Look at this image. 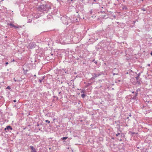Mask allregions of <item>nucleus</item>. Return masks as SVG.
<instances>
[{
	"instance_id": "a211bd4d",
	"label": "nucleus",
	"mask_w": 152,
	"mask_h": 152,
	"mask_svg": "<svg viewBox=\"0 0 152 152\" xmlns=\"http://www.w3.org/2000/svg\"><path fill=\"white\" fill-rule=\"evenodd\" d=\"M69 1H73L74 2L75 1V0H69Z\"/></svg>"
},
{
	"instance_id": "6e6552de",
	"label": "nucleus",
	"mask_w": 152,
	"mask_h": 152,
	"mask_svg": "<svg viewBox=\"0 0 152 152\" xmlns=\"http://www.w3.org/2000/svg\"><path fill=\"white\" fill-rule=\"evenodd\" d=\"M127 9V7L126 5H124L122 7V10H126Z\"/></svg>"
},
{
	"instance_id": "6ab92c4d",
	"label": "nucleus",
	"mask_w": 152,
	"mask_h": 152,
	"mask_svg": "<svg viewBox=\"0 0 152 152\" xmlns=\"http://www.w3.org/2000/svg\"><path fill=\"white\" fill-rule=\"evenodd\" d=\"M142 10H143V11H145V9H144V8H142Z\"/></svg>"
},
{
	"instance_id": "412c9836",
	"label": "nucleus",
	"mask_w": 152,
	"mask_h": 152,
	"mask_svg": "<svg viewBox=\"0 0 152 152\" xmlns=\"http://www.w3.org/2000/svg\"><path fill=\"white\" fill-rule=\"evenodd\" d=\"M6 65H7V64H8V62H6Z\"/></svg>"
},
{
	"instance_id": "aec40b11",
	"label": "nucleus",
	"mask_w": 152,
	"mask_h": 152,
	"mask_svg": "<svg viewBox=\"0 0 152 152\" xmlns=\"http://www.w3.org/2000/svg\"><path fill=\"white\" fill-rule=\"evenodd\" d=\"M131 133L132 134H135V133L134 132H131Z\"/></svg>"
},
{
	"instance_id": "f257e3e1",
	"label": "nucleus",
	"mask_w": 152,
	"mask_h": 152,
	"mask_svg": "<svg viewBox=\"0 0 152 152\" xmlns=\"http://www.w3.org/2000/svg\"><path fill=\"white\" fill-rule=\"evenodd\" d=\"M51 8V7L50 4H46L39 6L37 9L39 11L42 12V14H44L45 13H47Z\"/></svg>"
},
{
	"instance_id": "f8f14e48",
	"label": "nucleus",
	"mask_w": 152,
	"mask_h": 152,
	"mask_svg": "<svg viewBox=\"0 0 152 152\" xmlns=\"http://www.w3.org/2000/svg\"><path fill=\"white\" fill-rule=\"evenodd\" d=\"M81 96H82V97L83 98H84V97L85 96V94H82V95H81Z\"/></svg>"
},
{
	"instance_id": "b1692460",
	"label": "nucleus",
	"mask_w": 152,
	"mask_h": 152,
	"mask_svg": "<svg viewBox=\"0 0 152 152\" xmlns=\"http://www.w3.org/2000/svg\"><path fill=\"white\" fill-rule=\"evenodd\" d=\"M151 55L152 56V52L151 53Z\"/></svg>"
},
{
	"instance_id": "a878e982",
	"label": "nucleus",
	"mask_w": 152,
	"mask_h": 152,
	"mask_svg": "<svg viewBox=\"0 0 152 152\" xmlns=\"http://www.w3.org/2000/svg\"><path fill=\"white\" fill-rule=\"evenodd\" d=\"M94 4V2H92V4Z\"/></svg>"
},
{
	"instance_id": "9d476101",
	"label": "nucleus",
	"mask_w": 152,
	"mask_h": 152,
	"mask_svg": "<svg viewBox=\"0 0 152 152\" xmlns=\"http://www.w3.org/2000/svg\"><path fill=\"white\" fill-rule=\"evenodd\" d=\"M68 138V137H63L62 138H61L62 139V140H66V139H67Z\"/></svg>"
},
{
	"instance_id": "f03ea898",
	"label": "nucleus",
	"mask_w": 152,
	"mask_h": 152,
	"mask_svg": "<svg viewBox=\"0 0 152 152\" xmlns=\"http://www.w3.org/2000/svg\"><path fill=\"white\" fill-rule=\"evenodd\" d=\"M63 23L66 25L68 24L69 22H71V20L67 16L65 15L62 17L61 19Z\"/></svg>"
},
{
	"instance_id": "423d86ee",
	"label": "nucleus",
	"mask_w": 152,
	"mask_h": 152,
	"mask_svg": "<svg viewBox=\"0 0 152 152\" xmlns=\"http://www.w3.org/2000/svg\"><path fill=\"white\" fill-rule=\"evenodd\" d=\"M30 148L31 150V152H37L35 149L32 146H30Z\"/></svg>"
},
{
	"instance_id": "4be33fe9",
	"label": "nucleus",
	"mask_w": 152,
	"mask_h": 152,
	"mask_svg": "<svg viewBox=\"0 0 152 152\" xmlns=\"http://www.w3.org/2000/svg\"><path fill=\"white\" fill-rule=\"evenodd\" d=\"M13 102H16V100H13Z\"/></svg>"
},
{
	"instance_id": "393cba45",
	"label": "nucleus",
	"mask_w": 152,
	"mask_h": 152,
	"mask_svg": "<svg viewBox=\"0 0 152 152\" xmlns=\"http://www.w3.org/2000/svg\"><path fill=\"white\" fill-rule=\"evenodd\" d=\"M35 45H34H34H33V46H34V47H35Z\"/></svg>"
},
{
	"instance_id": "20e7f679",
	"label": "nucleus",
	"mask_w": 152,
	"mask_h": 152,
	"mask_svg": "<svg viewBox=\"0 0 152 152\" xmlns=\"http://www.w3.org/2000/svg\"><path fill=\"white\" fill-rule=\"evenodd\" d=\"M42 13H40L39 12H38V13H36V14H35L34 16V19H37V18H39V17L42 16Z\"/></svg>"
},
{
	"instance_id": "cd10ccee",
	"label": "nucleus",
	"mask_w": 152,
	"mask_h": 152,
	"mask_svg": "<svg viewBox=\"0 0 152 152\" xmlns=\"http://www.w3.org/2000/svg\"><path fill=\"white\" fill-rule=\"evenodd\" d=\"M95 63H96H96H97V62H95Z\"/></svg>"
},
{
	"instance_id": "7ed1b4c3",
	"label": "nucleus",
	"mask_w": 152,
	"mask_h": 152,
	"mask_svg": "<svg viewBox=\"0 0 152 152\" xmlns=\"http://www.w3.org/2000/svg\"><path fill=\"white\" fill-rule=\"evenodd\" d=\"M7 25L8 26H10V28H12L14 27V28H22L21 26H16L11 23H7Z\"/></svg>"
},
{
	"instance_id": "4468645a",
	"label": "nucleus",
	"mask_w": 152,
	"mask_h": 152,
	"mask_svg": "<svg viewBox=\"0 0 152 152\" xmlns=\"http://www.w3.org/2000/svg\"><path fill=\"white\" fill-rule=\"evenodd\" d=\"M92 12H93L92 10H91L90 11L89 13H90V14H91L92 13Z\"/></svg>"
},
{
	"instance_id": "bb28decb",
	"label": "nucleus",
	"mask_w": 152,
	"mask_h": 152,
	"mask_svg": "<svg viewBox=\"0 0 152 152\" xmlns=\"http://www.w3.org/2000/svg\"><path fill=\"white\" fill-rule=\"evenodd\" d=\"M76 12H77V13H78V11H77Z\"/></svg>"
},
{
	"instance_id": "f3484780",
	"label": "nucleus",
	"mask_w": 152,
	"mask_h": 152,
	"mask_svg": "<svg viewBox=\"0 0 152 152\" xmlns=\"http://www.w3.org/2000/svg\"><path fill=\"white\" fill-rule=\"evenodd\" d=\"M7 89H10V88L9 86H8L7 87Z\"/></svg>"
},
{
	"instance_id": "dca6fc26",
	"label": "nucleus",
	"mask_w": 152,
	"mask_h": 152,
	"mask_svg": "<svg viewBox=\"0 0 152 152\" xmlns=\"http://www.w3.org/2000/svg\"><path fill=\"white\" fill-rule=\"evenodd\" d=\"M120 134V133H118L117 134H116V136H118Z\"/></svg>"
},
{
	"instance_id": "9b49d317",
	"label": "nucleus",
	"mask_w": 152,
	"mask_h": 152,
	"mask_svg": "<svg viewBox=\"0 0 152 152\" xmlns=\"http://www.w3.org/2000/svg\"><path fill=\"white\" fill-rule=\"evenodd\" d=\"M32 21V19H29L28 21V22L30 23Z\"/></svg>"
},
{
	"instance_id": "39448f33",
	"label": "nucleus",
	"mask_w": 152,
	"mask_h": 152,
	"mask_svg": "<svg viewBox=\"0 0 152 152\" xmlns=\"http://www.w3.org/2000/svg\"><path fill=\"white\" fill-rule=\"evenodd\" d=\"M78 17L77 18H73V21H75L76 22H78L79 21V20H80V17H79V15H78Z\"/></svg>"
},
{
	"instance_id": "ddd939ff",
	"label": "nucleus",
	"mask_w": 152,
	"mask_h": 152,
	"mask_svg": "<svg viewBox=\"0 0 152 152\" xmlns=\"http://www.w3.org/2000/svg\"><path fill=\"white\" fill-rule=\"evenodd\" d=\"M45 122H46L48 123H50V121H49L48 120H46L45 121Z\"/></svg>"
},
{
	"instance_id": "0eeeda50",
	"label": "nucleus",
	"mask_w": 152,
	"mask_h": 152,
	"mask_svg": "<svg viewBox=\"0 0 152 152\" xmlns=\"http://www.w3.org/2000/svg\"><path fill=\"white\" fill-rule=\"evenodd\" d=\"M7 129L9 130V129H10V130H12V127H11L10 126H8L7 127ZM6 128L5 129V130H6Z\"/></svg>"
},
{
	"instance_id": "1a4fd4ad",
	"label": "nucleus",
	"mask_w": 152,
	"mask_h": 152,
	"mask_svg": "<svg viewBox=\"0 0 152 152\" xmlns=\"http://www.w3.org/2000/svg\"><path fill=\"white\" fill-rule=\"evenodd\" d=\"M48 18H51L52 17V16H51V15H48Z\"/></svg>"
},
{
	"instance_id": "2eb2a0df",
	"label": "nucleus",
	"mask_w": 152,
	"mask_h": 152,
	"mask_svg": "<svg viewBox=\"0 0 152 152\" xmlns=\"http://www.w3.org/2000/svg\"><path fill=\"white\" fill-rule=\"evenodd\" d=\"M94 77L95 78L97 77V76H97V75L96 74H94Z\"/></svg>"
},
{
	"instance_id": "5701e85b",
	"label": "nucleus",
	"mask_w": 152,
	"mask_h": 152,
	"mask_svg": "<svg viewBox=\"0 0 152 152\" xmlns=\"http://www.w3.org/2000/svg\"><path fill=\"white\" fill-rule=\"evenodd\" d=\"M93 1L94 2H96L97 1V0H93Z\"/></svg>"
}]
</instances>
